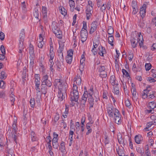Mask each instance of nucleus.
Segmentation results:
<instances>
[{
  "label": "nucleus",
  "mask_w": 156,
  "mask_h": 156,
  "mask_svg": "<svg viewBox=\"0 0 156 156\" xmlns=\"http://www.w3.org/2000/svg\"><path fill=\"white\" fill-rule=\"evenodd\" d=\"M73 82L72 91L70 93V98L72 106L75 105V102H77L79 98V93L78 90V85L79 86L81 84L82 80L80 75H77Z\"/></svg>",
  "instance_id": "obj_1"
},
{
  "label": "nucleus",
  "mask_w": 156,
  "mask_h": 156,
  "mask_svg": "<svg viewBox=\"0 0 156 156\" xmlns=\"http://www.w3.org/2000/svg\"><path fill=\"white\" fill-rule=\"evenodd\" d=\"M54 84L55 87L58 89V101H62L65 98L66 94V85L63 86L60 79H55Z\"/></svg>",
  "instance_id": "obj_2"
},
{
  "label": "nucleus",
  "mask_w": 156,
  "mask_h": 156,
  "mask_svg": "<svg viewBox=\"0 0 156 156\" xmlns=\"http://www.w3.org/2000/svg\"><path fill=\"white\" fill-rule=\"evenodd\" d=\"M143 36L140 33L135 32L131 35L130 42L133 48L136 47L138 42L140 47L143 46Z\"/></svg>",
  "instance_id": "obj_3"
},
{
  "label": "nucleus",
  "mask_w": 156,
  "mask_h": 156,
  "mask_svg": "<svg viewBox=\"0 0 156 156\" xmlns=\"http://www.w3.org/2000/svg\"><path fill=\"white\" fill-rule=\"evenodd\" d=\"M34 82L35 84V89L36 91V101L38 105H40V101L41 100L42 94H45L47 93V89H44L41 88V92L40 90V80L35 79Z\"/></svg>",
  "instance_id": "obj_4"
},
{
  "label": "nucleus",
  "mask_w": 156,
  "mask_h": 156,
  "mask_svg": "<svg viewBox=\"0 0 156 156\" xmlns=\"http://www.w3.org/2000/svg\"><path fill=\"white\" fill-rule=\"evenodd\" d=\"M84 89H86V91L84 92L80 102V107L81 109H83L85 107L88 95L91 97V95H93L94 94V90L93 88H91L88 91H87L86 87H85Z\"/></svg>",
  "instance_id": "obj_5"
},
{
  "label": "nucleus",
  "mask_w": 156,
  "mask_h": 156,
  "mask_svg": "<svg viewBox=\"0 0 156 156\" xmlns=\"http://www.w3.org/2000/svg\"><path fill=\"white\" fill-rule=\"evenodd\" d=\"M107 112L110 117H113L119 112L118 110L114 108L112 105L108 107L107 108Z\"/></svg>",
  "instance_id": "obj_6"
},
{
  "label": "nucleus",
  "mask_w": 156,
  "mask_h": 156,
  "mask_svg": "<svg viewBox=\"0 0 156 156\" xmlns=\"http://www.w3.org/2000/svg\"><path fill=\"white\" fill-rule=\"evenodd\" d=\"M48 76L47 74L44 75L42 79V85H46V86L50 87L52 85L51 82L48 79Z\"/></svg>",
  "instance_id": "obj_7"
},
{
  "label": "nucleus",
  "mask_w": 156,
  "mask_h": 156,
  "mask_svg": "<svg viewBox=\"0 0 156 156\" xmlns=\"http://www.w3.org/2000/svg\"><path fill=\"white\" fill-rule=\"evenodd\" d=\"M93 8H92V6L90 7L89 6H87L86 9L85 11L87 19L88 20L90 19L91 18V16L93 12Z\"/></svg>",
  "instance_id": "obj_8"
},
{
  "label": "nucleus",
  "mask_w": 156,
  "mask_h": 156,
  "mask_svg": "<svg viewBox=\"0 0 156 156\" xmlns=\"http://www.w3.org/2000/svg\"><path fill=\"white\" fill-rule=\"evenodd\" d=\"M47 9L45 6H42V13L45 23H47L48 22V19L47 15Z\"/></svg>",
  "instance_id": "obj_9"
},
{
  "label": "nucleus",
  "mask_w": 156,
  "mask_h": 156,
  "mask_svg": "<svg viewBox=\"0 0 156 156\" xmlns=\"http://www.w3.org/2000/svg\"><path fill=\"white\" fill-rule=\"evenodd\" d=\"M81 41L82 43L85 41L87 38V30H81L80 32Z\"/></svg>",
  "instance_id": "obj_10"
},
{
  "label": "nucleus",
  "mask_w": 156,
  "mask_h": 156,
  "mask_svg": "<svg viewBox=\"0 0 156 156\" xmlns=\"http://www.w3.org/2000/svg\"><path fill=\"white\" fill-rule=\"evenodd\" d=\"M114 122L118 124H120L122 122L121 115L119 112L117 113L114 117Z\"/></svg>",
  "instance_id": "obj_11"
},
{
  "label": "nucleus",
  "mask_w": 156,
  "mask_h": 156,
  "mask_svg": "<svg viewBox=\"0 0 156 156\" xmlns=\"http://www.w3.org/2000/svg\"><path fill=\"white\" fill-rule=\"evenodd\" d=\"M146 5L145 4H143L140 8V13L142 19H143L146 16Z\"/></svg>",
  "instance_id": "obj_12"
},
{
  "label": "nucleus",
  "mask_w": 156,
  "mask_h": 156,
  "mask_svg": "<svg viewBox=\"0 0 156 156\" xmlns=\"http://www.w3.org/2000/svg\"><path fill=\"white\" fill-rule=\"evenodd\" d=\"M98 26V22L95 21L93 22L91 24V27L90 30V33L92 34L97 29Z\"/></svg>",
  "instance_id": "obj_13"
},
{
  "label": "nucleus",
  "mask_w": 156,
  "mask_h": 156,
  "mask_svg": "<svg viewBox=\"0 0 156 156\" xmlns=\"http://www.w3.org/2000/svg\"><path fill=\"white\" fill-rule=\"evenodd\" d=\"M98 53L101 56L104 57V54L106 53V51L105 48L101 45L98 48Z\"/></svg>",
  "instance_id": "obj_14"
},
{
  "label": "nucleus",
  "mask_w": 156,
  "mask_h": 156,
  "mask_svg": "<svg viewBox=\"0 0 156 156\" xmlns=\"http://www.w3.org/2000/svg\"><path fill=\"white\" fill-rule=\"evenodd\" d=\"M49 49V55L50 57H54L55 56V52L54 50L53 45L52 42L50 43Z\"/></svg>",
  "instance_id": "obj_15"
},
{
  "label": "nucleus",
  "mask_w": 156,
  "mask_h": 156,
  "mask_svg": "<svg viewBox=\"0 0 156 156\" xmlns=\"http://www.w3.org/2000/svg\"><path fill=\"white\" fill-rule=\"evenodd\" d=\"M131 92L132 93L133 99L134 101H136L137 98V96L136 94V89L135 88H133L131 89Z\"/></svg>",
  "instance_id": "obj_16"
},
{
  "label": "nucleus",
  "mask_w": 156,
  "mask_h": 156,
  "mask_svg": "<svg viewBox=\"0 0 156 156\" xmlns=\"http://www.w3.org/2000/svg\"><path fill=\"white\" fill-rule=\"evenodd\" d=\"M57 24L56 23H53L52 26L53 32L55 34H56L57 32L61 31L60 29L58 27Z\"/></svg>",
  "instance_id": "obj_17"
},
{
  "label": "nucleus",
  "mask_w": 156,
  "mask_h": 156,
  "mask_svg": "<svg viewBox=\"0 0 156 156\" xmlns=\"http://www.w3.org/2000/svg\"><path fill=\"white\" fill-rule=\"evenodd\" d=\"M45 142L47 143L46 147H50L51 146V138L50 135L48 136L45 138Z\"/></svg>",
  "instance_id": "obj_18"
},
{
  "label": "nucleus",
  "mask_w": 156,
  "mask_h": 156,
  "mask_svg": "<svg viewBox=\"0 0 156 156\" xmlns=\"http://www.w3.org/2000/svg\"><path fill=\"white\" fill-rule=\"evenodd\" d=\"M29 53L30 56L35 55L34 53V50L33 46L31 44H30L29 48Z\"/></svg>",
  "instance_id": "obj_19"
},
{
  "label": "nucleus",
  "mask_w": 156,
  "mask_h": 156,
  "mask_svg": "<svg viewBox=\"0 0 156 156\" xmlns=\"http://www.w3.org/2000/svg\"><path fill=\"white\" fill-rule=\"evenodd\" d=\"M143 138L140 135H137L135 136V140L136 143L137 144H140Z\"/></svg>",
  "instance_id": "obj_20"
},
{
  "label": "nucleus",
  "mask_w": 156,
  "mask_h": 156,
  "mask_svg": "<svg viewBox=\"0 0 156 156\" xmlns=\"http://www.w3.org/2000/svg\"><path fill=\"white\" fill-rule=\"evenodd\" d=\"M59 150L63 153H64L66 151L65 147V143L62 141L60 144Z\"/></svg>",
  "instance_id": "obj_21"
},
{
  "label": "nucleus",
  "mask_w": 156,
  "mask_h": 156,
  "mask_svg": "<svg viewBox=\"0 0 156 156\" xmlns=\"http://www.w3.org/2000/svg\"><path fill=\"white\" fill-rule=\"evenodd\" d=\"M30 137L31 139V140L33 141H35L37 140L36 134L33 131H31L30 134Z\"/></svg>",
  "instance_id": "obj_22"
},
{
  "label": "nucleus",
  "mask_w": 156,
  "mask_h": 156,
  "mask_svg": "<svg viewBox=\"0 0 156 156\" xmlns=\"http://www.w3.org/2000/svg\"><path fill=\"white\" fill-rule=\"evenodd\" d=\"M92 95H91V97L90 96L88 95V97L89 98L88 101L90 105V108H92L94 105V100L92 98Z\"/></svg>",
  "instance_id": "obj_23"
},
{
  "label": "nucleus",
  "mask_w": 156,
  "mask_h": 156,
  "mask_svg": "<svg viewBox=\"0 0 156 156\" xmlns=\"http://www.w3.org/2000/svg\"><path fill=\"white\" fill-rule=\"evenodd\" d=\"M12 132L14 133L17 132V128L16 126V121H14L12 126Z\"/></svg>",
  "instance_id": "obj_24"
},
{
  "label": "nucleus",
  "mask_w": 156,
  "mask_h": 156,
  "mask_svg": "<svg viewBox=\"0 0 156 156\" xmlns=\"http://www.w3.org/2000/svg\"><path fill=\"white\" fill-rule=\"evenodd\" d=\"M108 43L112 46H113L114 38L112 35L109 36L108 38Z\"/></svg>",
  "instance_id": "obj_25"
},
{
  "label": "nucleus",
  "mask_w": 156,
  "mask_h": 156,
  "mask_svg": "<svg viewBox=\"0 0 156 156\" xmlns=\"http://www.w3.org/2000/svg\"><path fill=\"white\" fill-rule=\"evenodd\" d=\"M110 83L113 86H115L116 84H118L116 83L115 76L112 75L111 76L110 78Z\"/></svg>",
  "instance_id": "obj_26"
},
{
  "label": "nucleus",
  "mask_w": 156,
  "mask_h": 156,
  "mask_svg": "<svg viewBox=\"0 0 156 156\" xmlns=\"http://www.w3.org/2000/svg\"><path fill=\"white\" fill-rule=\"evenodd\" d=\"M25 37V31L24 29H22L20 35L19 41H23Z\"/></svg>",
  "instance_id": "obj_27"
},
{
  "label": "nucleus",
  "mask_w": 156,
  "mask_h": 156,
  "mask_svg": "<svg viewBox=\"0 0 156 156\" xmlns=\"http://www.w3.org/2000/svg\"><path fill=\"white\" fill-rule=\"evenodd\" d=\"M85 122V119H83V118H82L81 120V133H83L84 130V123Z\"/></svg>",
  "instance_id": "obj_28"
},
{
  "label": "nucleus",
  "mask_w": 156,
  "mask_h": 156,
  "mask_svg": "<svg viewBox=\"0 0 156 156\" xmlns=\"http://www.w3.org/2000/svg\"><path fill=\"white\" fill-rule=\"evenodd\" d=\"M58 135L54 132L53 133V138L52 140V142H58Z\"/></svg>",
  "instance_id": "obj_29"
},
{
  "label": "nucleus",
  "mask_w": 156,
  "mask_h": 156,
  "mask_svg": "<svg viewBox=\"0 0 156 156\" xmlns=\"http://www.w3.org/2000/svg\"><path fill=\"white\" fill-rule=\"evenodd\" d=\"M34 16L35 18L38 19L39 13L38 9L35 8L33 12Z\"/></svg>",
  "instance_id": "obj_30"
},
{
  "label": "nucleus",
  "mask_w": 156,
  "mask_h": 156,
  "mask_svg": "<svg viewBox=\"0 0 156 156\" xmlns=\"http://www.w3.org/2000/svg\"><path fill=\"white\" fill-rule=\"evenodd\" d=\"M35 58V55L30 56L29 58L30 60V65L31 66H33L34 64V60Z\"/></svg>",
  "instance_id": "obj_31"
},
{
  "label": "nucleus",
  "mask_w": 156,
  "mask_h": 156,
  "mask_svg": "<svg viewBox=\"0 0 156 156\" xmlns=\"http://www.w3.org/2000/svg\"><path fill=\"white\" fill-rule=\"evenodd\" d=\"M17 132L14 133L12 132V137L16 144L17 143L16 140L17 138Z\"/></svg>",
  "instance_id": "obj_32"
},
{
  "label": "nucleus",
  "mask_w": 156,
  "mask_h": 156,
  "mask_svg": "<svg viewBox=\"0 0 156 156\" xmlns=\"http://www.w3.org/2000/svg\"><path fill=\"white\" fill-rule=\"evenodd\" d=\"M60 12L61 13V14L65 16L67 13V11L63 7H61L59 9Z\"/></svg>",
  "instance_id": "obj_33"
},
{
  "label": "nucleus",
  "mask_w": 156,
  "mask_h": 156,
  "mask_svg": "<svg viewBox=\"0 0 156 156\" xmlns=\"http://www.w3.org/2000/svg\"><path fill=\"white\" fill-rule=\"evenodd\" d=\"M69 4L70 7L71 9L73 10L75 5L74 1L73 0H69Z\"/></svg>",
  "instance_id": "obj_34"
},
{
  "label": "nucleus",
  "mask_w": 156,
  "mask_h": 156,
  "mask_svg": "<svg viewBox=\"0 0 156 156\" xmlns=\"http://www.w3.org/2000/svg\"><path fill=\"white\" fill-rule=\"evenodd\" d=\"M149 106L150 108L153 109L156 107V104L154 101H151L149 103Z\"/></svg>",
  "instance_id": "obj_35"
},
{
  "label": "nucleus",
  "mask_w": 156,
  "mask_h": 156,
  "mask_svg": "<svg viewBox=\"0 0 156 156\" xmlns=\"http://www.w3.org/2000/svg\"><path fill=\"white\" fill-rule=\"evenodd\" d=\"M10 99L12 102V105H14V102L15 100V96L13 94H10Z\"/></svg>",
  "instance_id": "obj_36"
},
{
  "label": "nucleus",
  "mask_w": 156,
  "mask_h": 156,
  "mask_svg": "<svg viewBox=\"0 0 156 156\" xmlns=\"http://www.w3.org/2000/svg\"><path fill=\"white\" fill-rule=\"evenodd\" d=\"M118 84H117L115 85V86H113L114 93L117 95L119 94V88L118 86Z\"/></svg>",
  "instance_id": "obj_37"
},
{
  "label": "nucleus",
  "mask_w": 156,
  "mask_h": 156,
  "mask_svg": "<svg viewBox=\"0 0 156 156\" xmlns=\"http://www.w3.org/2000/svg\"><path fill=\"white\" fill-rule=\"evenodd\" d=\"M7 76V74L4 71H2L1 72L0 76V79H5L6 78Z\"/></svg>",
  "instance_id": "obj_38"
},
{
  "label": "nucleus",
  "mask_w": 156,
  "mask_h": 156,
  "mask_svg": "<svg viewBox=\"0 0 156 156\" xmlns=\"http://www.w3.org/2000/svg\"><path fill=\"white\" fill-rule=\"evenodd\" d=\"M30 106L33 108H34L35 105V100L34 98H31L30 101Z\"/></svg>",
  "instance_id": "obj_39"
},
{
  "label": "nucleus",
  "mask_w": 156,
  "mask_h": 156,
  "mask_svg": "<svg viewBox=\"0 0 156 156\" xmlns=\"http://www.w3.org/2000/svg\"><path fill=\"white\" fill-rule=\"evenodd\" d=\"M73 59V57L67 56L66 57V61L69 64L71 63Z\"/></svg>",
  "instance_id": "obj_40"
},
{
  "label": "nucleus",
  "mask_w": 156,
  "mask_h": 156,
  "mask_svg": "<svg viewBox=\"0 0 156 156\" xmlns=\"http://www.w3.org/2000/svg\"><path fill=\"white\" fill-rule=\"evenodd\" d=\"M58 56L61 62H63L64 61V59L62 52H58Z\"/></svg>",
  "instance_id": "obj_41"
},
{
  "label": "nucleus",
  "mask_w": 156,
  "mask_h": 156,
  "mask_svg": "<svg viewBox=\"0 0 156 156\" xmlns=\"http://www.w3.org/2000/svg\"><path fill=\"white\" fill-rule=\"evenodd\" d=\"M114 30L112 27H108V33L109 35H111L114 33Z\"/></svg>",
  "instance_id": "obj_42"
},
{
  "label": "nucleus",
  "mask_w": 156,
  "mask_h": 156,
  "mask_svg": "<svg viewBox=\"0 0 156 156\" xmlns=\"http://www.w3.org/2000/svg\"><path fill=\"white\" fill-rule=\"evenodd\" d=\"M153 125V122H150L147 123V126L145 128V129L146 131L149 130V129L150 128V127L151 126H152Z\"/></svg>",
  "instance_id": "obj_43"
},
{
  "label": "nucleus",
  "mask_w": 156,
  "mask_h": 156,
  "mask_svg": "<svg viewBox=\"0 0 156 156\" xmlns=\"http://www.w3.org/2000/svg\"><path fill=\"white\" fill-rule=\"evenodd\" d=\"M117 152L119 156H125V154L124 153V151L122 150H117Z\"/></svg>",
  "instance_id": "obj_44"
},
{
  "label": "nucleus",
  "mask_w": 156,
  "mask_h": 156,
  "mask_svg": "<svg viewBox=\"0 0 156 156\" xmlns=\"http://www.w3.org/2000/svg\"><path fill=\"white\" fill-rule=\"evenodd\" d=\"M145 66L146 70L148 71L151 69V65L150 63H146Z\"/></svg>",
  "instance_id": "obj_45"
},
{
  "label": "nucleus",
  "mask_w": 156,
  "mask_h": 156,
  "mask_svg": "<svg viewBox=\"0 0 156 156\" xmlns=\"http://www.w3.org/2000/svg\"><path fill=\"white\" fill-rule=\"evenodd\" d=\"M125 105L128 108H131L132 106L131 105L130 103L129 100H127L125 101Z\"/></svg>",
  "instance_id": "obj_46"
},
{
  "label": "nucleus",
  "mask_w": 156,
  "mask_h": 156,
  "mask_svg": "<svg viewBox=\"0 0 156 156\" xmlns=\"http://www.w3.org/2000/svg\"><path fill=\"white\" fill-rule=\"evenodd\" d=\"M75 128L76 129V132H78L80 128V125L79 122H76Z\"/></svg>",
  "instance_id": "obj_47"
},
{
  "label": "nucleus",
  "mask_w": 156,
  "mask_h": 156,
  "mask_svg": "<svg viewBox=\"0 0 156 156\" xmlns=\"http://www.w3.org/2000/svg\"><path fill=\"white\" fill-rule=\"evenodd\" d=\"M55 35L57 38L59 39L61 38L62 36V33L61 31L57 32L56 34H55Z\"/></svg>",
  "instance_id": "obj_48"
},
{
  "label": "nucleus",
  "mask_w": 156,
  "mask_h": 156,
  "mask_svg": "<svg viewBox=\"0 0 156 156\" xmlns=\"http://www.w3.org/2000/svg\"><path fill=\"white\" fill-rule=\"evenodd\" d=\"M100 76L102 78L106 77L107 76V74L106 72L105 71L100 72Z\"/></svg>",
  "instance_id": "obj_49"
},
{
  "label": "nucleus",
  "mask_w": 156,
  "mask_h": 156,
  "mask_svg": "<svg viewBox=\"0 0 156 156\" xmlns=\"http://www.w3.org/2000/svg\"><path fill=\"white\" fill-rule=\"evenodd\" d=\"M74 134L73 131L70 130L69 132V140H73V136Z\"/></svg>",
  "instance_id": "obj_50"
},
{
  "label": "nucleus",
  "mask_w": 156,
  "mask_h": 156,
  "mask_svg": "<svg viewBox=\"0 0 156 156\" xmlns=\"http://www.w3.org/2000/svg\"><path fill=\"white\" fill-rule=\"evenodd\" d=\"M39 66L40 67V70H41L42 72L44 73L45 71V68L44 65L41 62H40L39 63Z\"/></svg>",
  "instance_id": "obj_51"
},
{
  "label": "nucleus",
  "mask_w": 156,
  "mask_h": 156,
  "mask_svg": "<svg viewBox=\"0 0 156 156\" xmlns=\"http://www.w3.org/2000/svg\"><path fill=\"white\" fill-rule=\"evenodd\" d=\"M54 58V57L52 58L51 57H50V58L49 59V62L48 63L49 66H53L54 63L53 60Z\"/></svg>",
  "instance_id": "obj_52"
},
{
  "label": "nucleus",
  "mask_w": 156,
  "mask_h": 156,
  "mask_svg": "<svg viewBox=\"0 0 156 156\" xmlns=\"http://www.w3.org/2000/svg\"><path fill=\"white\" fill-rule=\"evenodd\" d=\"M92 122H88L86 125V128L88 129H92L90 128L91 126H92Z\"/></svg>",
  "instance_id": "obj_53"
},
{
  "label": "nucleus",
  "mask_w": 156,
  "mask_h": 156,
  "mask_svg": "<svg viewBox=\"0 0 156 156\" xmlns=\"http://www.w3.org/2000/svg\"><path fill=\"white\" fill-rule=\"evenodd\" d=\"M73 51L72 49L69 50L67 52V56L73 57Z\"/></svg>",
  "instance_id": "obj_54"
},
{
  "label": "nucleus",
  "mask_w": 156,
  "mask_h": 156,
  "mask_svg": "<svg viewBox=\"0 0 156 156\" xmlns=\"http://www.w3.org/2000/svg\"><path fill=\"white\" fill-rule=\"evenodd\" d=\"M22 10L24 12L26 11L27 9L26 7L25 2H24L22 3Z\"/></svg>",
  "instance_id": "obj_55"
},
{
  "label": "nucleus",
  "mask_w": 156,
  "mask_h": 156,
  "mask_svg": "<svg viewBox=\"0 0 156 156\" xmlns=\"http://www.w3.org/2000/svg\"><path fill=\"white\" fill-rule=\"evenodd\" d=\"M52 146L54 148L58 149L59 145L58 142H52Z\"/></svg>",
  "instance_id": "obj_56"
},
{
  "label": "nucleus",
  "mask_w": 156,
  "mask_h": 156,
  "mask_svg": "<svg viewBox=\"0 0 156 156\" xmlns=\"http://www.w3.org/2000/svg\"><path fill=\"white\" fill-rule=\"evenodd\" d=\"M118 140L120 144H121L122 142V139L121 134L118 135Z\"/></svg>",
  "instance_id": "obj_57"
},
{
  "label": "nucleus",
  "mask_w": 156,
  "mask_h": 156,
  "mask_svg": "<svg viewBox=\"0 0 156 156\" xmlns=\"http://www.w3.org/2000/svg\"><path fill=\"white\" fill-rule=\"evenodd\" d=\"M0 49L1 51L2 54H5V49L3 45H2L1 46Z\"/></svg>",
  "instance_id": "obj_58"
},
{
  "label": "nucleus",
  "mask_w": 156,
  "mask_h": 156,
  "mask_svg": "<svg viewBox=\"0 0 156 156\" xmlns=\"http://www.w3.org/2000/svg\"><path fill=\"white\" fill-rule=\"evenodd\" d=\"M83 27L81 30H87L86 29L87 28V23L85 21H83Z\"/></svg>",
  "instance_id": "obj_59"
},
{
  "label": "nucleus",
  "mask_w": 156,
  "mask_h": 156,
  "mask_svg": "<svg viewBox=\"0 0 156 156\" xmlns=\"http://www.w3.org/2000/svg\"><path fill=\"white\" fill-rule=\"evenodd\" d=\"M122 72L123 74L125 75L126 77L129 76V74L128 73L125 69H123L122 70Z\"/></svg>",
  "instance_id": "obj_60"
},
{
  "label": "nucleus",
  "mask_w": 156,
  "mask_h": 156,
  "mask_svg": "<svg viewBox=\"0 0 156 156\" xmlns=\"http://www.w3.org/2000/svg\"><path fill=\"white\" fill-rule=\"evenodd\" d=\"M132 8H138L136 2L135 1H133L132 2Z\"/></svg>",
  "instance_id": "obj_61"
},
{
  "label": "nucleus",
  "mask_w": 156,
  "mask_h": 156,
  "mask_svg": "<svg viewBox=\"0 0 156 156\" xmlns=\"http://www.w3.org/2000/svg\"><path fill=\"white\" fill-rule=\"evenodd\" d=\"M147 80L150 83H153L156 81V80L151 77H147Z\"/></svg>",
  "instance_id": "obj_62"
},
{
  "label": "nucleus",
  "mask_w": 156,
  "mask_h": 156,
  "mask_svg": "<svg viewBox=\"0 0 156 156\" xmlns=\"http://www.w3.org/2000/svg\"><path fill=\"white\" fill-rule=\"evenodd\" d=\"M138 11V8H133V11L132 14L133 15L136 14Z\"/></svg>",
  "instance_id": "obj_63"
},
{
  "label": "nucleus",
  "mask_w": 156,
  "mask_h": 156,
  "mask_svg": "<svg viewBox=\"0 0 156 156\" xmlns=\"http://www.w3.org/2000/svg\"><path fill=\"white\" fill-rule=\"evenodd\" d=\"M56 66L58 70H59L61 67V65L60 62H58L56 64Z\"/></svg>",
  "instance_id": "obj_64"
}]
</instances>
